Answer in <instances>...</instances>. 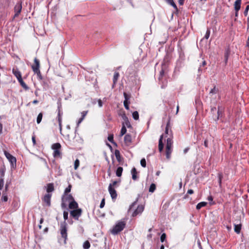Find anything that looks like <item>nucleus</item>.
<instances>
[{
	"instance_id": "1",
	"label": "nucleus",
	"mask_w": 249,
	"mask_h": 249,
	"mask_svg": "<svg viewBox=\"0 0 249 249\" xmlns=\"http://www.w3.org/2000/svg\"><path fill=\"white\" fill-rule=\"evenodd\" d=\"M125 223L124 221H119L113 227L111 230V233L113 235H116L122 231L125 228Z\"/></svg>"
},
{
	"instance_id": "2",
	"label": "nucleus",
	"mask_w": 249,
	"mask_h": 249,
	"mask_svg": "<svg viewBox=\"0 0 249 249\" xmlns=\"http://www.w3.org/2000/svg\"><path fill=\"white\" fill-rule=\"evenodd\" d=\"M173 145L172 138L169 137L167 139L166 145V156L167 159L170 158L171 154L172 152V147Z\"/></svg>"
},
{
	"instance_id": "3",
	"label": "nucleus",
	"mask_w": 249,
	"mask_h": 249,
	"mask_svg": "<svg viewBox=\"0 0 249 249\" xmlns=\"http://www.w3.org/2000/svg\"><path fill=\"white\" fill-rule=\"evenodd\" d=\"M61 145L59 143H55L52 145V148L53 150V156L55 158L61 157Z\"/></svg>"
},
{
	"instance_id": "4",
	"label": "nucleus",
	"mask_w": 249,
	"mask_h": 249,
	"mask_svg": "<svg viewBox=\"0 0 249 249\" xmlns=\"http://www.w3.org/2000/svg\"><path fill=\"white\" fill-rule=\"evenodd\" d=\"M60 233L61 237L64 239V243H66V240L67 239V223L66 221H64L60 224Z\"/></svg>"
},
{
	"instance_id": "5",
	"label": "nucleus",
	"mask_w": 249,
	"mask_h": 249,
	"mask_svg": "<svg viewBox=\"0 0 249 249\" xmlns=\"http://www.w3.org/2000/svg\"><path fill=\"white\" fill-rule=\"evenodd\" d=\"M74 198L71 194H67L66 195H63L62 197V203L61 207L62 208H65L67 206V203L68 202H70L72 200H73Z\"/></svg>"
},
{
	"instance_id": "6",
	"label": "nucleus",
	"mask_w": 249,
	"mask_h": 249,
	"mask_svg": "<svg viewBox=\"0 0 249 249\" xmlns=\"http://www.w3.org/2000/svg\"><path fill=\"white\" fill-rule=\"evenodd\" d=\"M4 154L9 161L10 162L11 166L13 167H14V166H16L17 161L16 158L6 151H4Z\"/></svg>"
},
{
	"instance_id": "7",
	"label": "nucleus",
	"mask_w": 249,
	"mask_h": 249,
	"mask_svg": "<svg viewBox=\"0 0 249 249\" xmlns=\"http://www.w3.org/2000/svg\"><path fill=\"white\" fill-rule=\"evenodd\" d=\"M82 210L81 209H76L70 212L71 215L75 220H78L79 217L81 215Z\"/></svg>"
},
{
	"instance_id": "8",
	"label": "nucleus",
	"mask_w": 249,
	"mask_h": 249,
	"mask_svg": "<svg viewBox=\"0 0 249 249\" xmlns=\"http://www.w3.org/2000/svg\"><path fill=\"white\" fill-rule=\"evenodd\" d=\"M22 10V4L21 2L17 3L14 7V11L15 15L14 16L13 18H15L18 17L19 14L20 13Z\"/></svg>"
},
{
	"instance_id": "9",
	"label": "nucleus",
	"mask_w": 249,
	"mask_h": 249,
	"mask_svg": "<svg viewBox=\"0 0 249 249\" xmlns=\"http://www.w3.org/2000/svg\"><path fill=\"white\" fill-rule=\"evenodd\" d=\"M62 112H61L60 108L59 107L58 108V115H57V120L59 124V130L60 133H61L62 131Z\"/></svg>"
},
{
	"instance_id": "10",
	"label": "nucleus",
	"mask_w": 249,
	"mask_h": 249,
	"mask_svg": "<svg viewBox=\"0 0 249 249\" xmlns=\"http://www.w3.org/2000/svg\"><path fill=\"white\" fill-rule=\"evenodd\" d=\"M108 191L112 199L113 200L117 198V194L115 189L114 188L112 187V185H109Z\"/></svg>"
},
{
	"instance_id": "11",
	"label": "nucleus",
	"mask_w": 249,
	"mask_h": 249,
	"mask_svg": "<svg viewBox=\"0 0 249 249\" xmlns=\"http://www.w3.org/2000/svg\"><path fill=\"white\" fill-rule=\"evenodd\" d=\"M52 197V194H46L43 198V201L46 203V205L48 206H51V198Z\"/></svg>"
},
{
	"instance_id": "12",
	"label": "nucleus",
	"mask_w": 249,
	"mask_h": 249,
	"mask_svg": "<svg viewBox=\"0 0 249 249\" xmlns=\"http://www.w3.org/2000/svg\"><path fill=\"white\" fill-rule=\"evenodd\" d=\"M144 209V207L142 205H139L137 208L133 212L132 215L134 217L137 215L139 213H141Z\"/></svg>"
},
{
	"instance_id": "13",
	"label": "nucleus",
	"mask_w": 249,
	"mask_h": 249,
	"mask_svg": "<svg viewBox=\"0 0 249 249\" xmlns=\"http://www.w3.org/2000/svg\"><path fill=\"white\" fill-rule=\"evenodd\" d=\"M35 65H32V68L33 71H36L39 70L40 63L38 59L35 58L34 59Z\"/></svg>"
},
{
	"instance_id": "14",
	"label": "nucleus",
	"mask_w": 249,
	"mask_h": 249,
	"mask_svg": "<svg viewBox=\"0 0 249 249\" xmlns=\"http://www.w3.org/2000/svg\"><path fill=\"white\" fill-rule=\"evenodd\" d=\"M231 53V50L229 47H228L225 49L224 53V59L225 65H227L229 55Z\"/></svg>"
},
{
	"instance_id": "15",
	"label": "nucleus",
	"mask_w": 249,
	"mask_h": 249,
	"mask_svg": "<svg viewBox=\"0 0 249 249\" xmlns=\"http://www.w3.org/2000/svg\"><path fill=\"white\" fill-rule=\"evenodd\" d=\"M13 74L16 77L18 80L22 78L20 72L17 68H13L12 70Z\"/></svg>"
},
{
	"instance_id": "16",
	"label": "nucleus",
	"mask_w": 249,
	"mask_h": 249,
	"mask_svg": "<svg viewBox=\"0 0 249 249\" xmlns=\"http://www.w3.org/2000/svg\"><path fill=\"white\" fill-rule=\"evenodd\" d=\"M223 109L221 107H218V110L217 111V116L214 118V120L217 121L220 118L222 117L223 114Z\"/></svg>"
},
{
	"instance_id": "17",
	"label": "nucleus",
	"mask_w": 249,
	"mask_h": 249,
	"mask_svg": "<svg viewBox=\"0 0 249 249\" xmlns=\"http://www.w3.org/2000/svg\"><path fill=\"white\" fill-rule=\"evenodd\" d=\"M241 0H236L234 3V8L236 12H238L241 8Z\"/></svg>"
},
{
	"instance_id": "18",
	"label": "nucleus",
	"mask_w": 249,
	"mask_h": 249,
	"mask_svg": "<svg viewBox=\"0 0 249 249\" xmlns=\"http://www.w3.org/2000/svg\"><path fill=\"white\" fill-rule=\"evenodd\" d=\"M69 207L71 209H77L78 205L77 203L74 200V199H73V200H72L70 202Z\"/></svg>"
},
{
	"instance_id": "19",
	"label": "nucleus",
	"mask_w": 249,
	"mask_h": 249,
	"mask_svg": "<svg viewBox=\"0 0 249 249\" xmlns=\"http://www.w3.org/2000/svg\"><path fill=\"white\" fill-rule=\"evenodd\" d=\"M124 142L128 145L131 142V136L129 134H126L124 137Z\"/></svg>"
},
{
	"instance_id": "20",
	"label": "nucleus",
	"mask_w": 249,
	"mask_h": 249,
	"mask_svg": "<svg viewBox=\"0 0 249 249\" xmlns=\"http://www.w3.org/2000/svg\"><path fill=\"white\" fill-rule=\"evenodd\" d=\"M163 135H161L159 142V150L160 152H161L163 148V143L162 142Z\"/></svg>"
},
{
	"instance_id": "21",
	"label": "nucleus",
	"mask_w": 249,
	"mask_h": 249,
	"mask_svg": "<svg viewBox=\"0 0 249 249\" xmlns=\"http://www.w3.org/2000/svg\"><path fill=\"white\" fill-rule=\"evenodd\" d=\"M131 174H132V178L134 180H136L138 177L137 176V171L136 170V169L134 167L131 170Z\"/></svg>"
},
{
	"instance_id": "22",
	"label": "nucleus",
	"mask_w": 249,
	"mask_h": 249,
	"mask_svg": "<svg viewBox=\"0 0 249 249\" xmlns=\"http://www.w3.org/2000/svg\"><path fill=\"white\" fill-rule=\"evenodd\" d=\"M54 191V186L53 183H49L47 184V192L49 193L52 192Z\"/></svg>"
},
{
	"instance_id": "23",
	"label": "nucleus",
	"mask_w": 249,
	"mask_h": 249,
	"mask_svg": "<svg viewBox=\"0 0 249 249\" xmlns=\"http://www.w3.org/2000/svg\"><path fill=\"white\" fill-rule=\"evenodd\" d=\"M19 83L20 84L21 86L25 89H29V87L27 86V85L25 83V82L23 81L22 78L18 80Z\"/></svg>"
},
{
	"instance_id": "24",
	"label": "nucleus",
	"mask_w": 249,
	"mask_h": 249,
	"mask_svg": "<svg viewBox=\"0 0 249 249\" xmlns=\"http://www.w3.org/2000/svg\"><path fill=\"white\" fill-rule=\"evenodd\" d=\"M241 229V224H237V225H234V231L237 233L239 234L240 232Z\"/></svg>"
},
{
	"instance_id": "25",
	"label": "nucleus",
	"mask_w": 249,
	"mask_h": 249,
	"mask_svg": "<svg viewBox=\"0 0 249 249\" xmlns=\"http://www.w3.org/2000/svg\"><path fill=\"white\" fill-rule=\"evenodd\" d=\"M119 73L118 72H115L114 74V76H113V84L115 85L116 84L118 79V78L119 77Z\"/></svg>"
},
{
	"instance_id": "26",
	"label": "nucleus",
	"mask_w": 249,
	"mask_h": 249,
	"mask_svg": "<svg viewBox=\"0 0 249 249\" xmlns=\"http://www.w3.org/2000/svg\"><path fill=\"white\" fill-rule=\"evenodd\" d=\"M123 170V167H118V168L117 169L116 172V176L119 177H121L122 176Z\"/></svg>"
},
{
	"instance_id": "27",
	"label": "nucleus",
	"mask_w": 249,
	"mask_h": 249,
	"mask_svg": "<svg viewBox=\"0 0 249 249\" xmlns=\"http://www.w3.org/2000/svg\"><path fill=\"white\" fill-rule=\"evenodd\" d=\"M207 205V202H201L197 204L196 207V209L197 210L200 209L202 207L205 206Z\"/></svg>"
},
{
	"instance_id": "28",
	"label": "nucleus",
	"mask_w": 249,
	"mask_h": 249,
	"mask_svg": "<svg viewBox=\"0 0 249 249\" xmlns=\"http://www.w3.org/2000/svg\"><path fill=\"white\" fill-rule=\"evenodd\" d=\"M167 3L172 5L175 9L177 10V6L173 0H164Z\"/></svg>"
},
{
	"instance_id": "29",
	"label": "nucleus",
	"mask_w": 249,
	"mask_h": 249,
	"mask_svg": "<svg viewBox=\"0 0 249 249\" xmlns=\"http://www.w3.org/2000/svg\"><path fill=\"white\" fill-rule=\"evenodd\" d=\"M5 170L4 167L0 169V178H4Z\"/></svg>"
},
{
	"instance_id": "30",
	"label": "nucleus",
	"mask_w": 249,
	"mask_h": 249,
	"mask_svg": "<svg viewBox=\"0 0 249 249\" xmlns=\"http://www.w3.org/2000/svg\"><path fill=\"white\" fill-rule=\"evenodd\" d=\"M126 132V128L125 126L124 125V124H123V126L121 130L120 136H123Z\"/></svg>"
},
{
	"instance_id": "31",
	"label": "nucleus",
	"mask_w": 249,
	"mask_h": 249,
	"mask_svg": "<svg viewBox=\"0 0 249 249\" xmlns=\"http://www.w3.org/2000/svg\"><path fill=\"white\" fill-rule=\"evenodd\" d=\"M83 248L84 249H89L90 247V243L89 241H85L83 244Z\"/></svg>"
},
{
	"instance_id": "32",
	"label": "nucleus",
	"mask_w": 249,
	"mask_h": 249,
	"mask_svg": "<svg viewBox=\"0 0 249 249\" xmlns=\"http://www.w3.org/2000/svg\"><path fill=\"white\" fill-rule=\"evenodd\" d=\"M115 155L116 156V158L118 161H120L121 160V156H120V153L119 150H116L115 151Z\"/></svg>"
},
{
	"instance_id": "33",
	"label": "nucleus",
	"mask_w": 249,
	"mask_h": 249,
	"mask_svg": "<svg viewBox=\"0 0 249 249\" xmlns=\"http://www.w3.org/2000/svg\"><path fill=\"white\" fill-rule=\"evenodd\" d=\"M132 117L134 120H138L139 118V115L138 111H135L133 112L132 113Z\"/></svg>"
},
{
	"instance_id": "34",
	"label": "nucleus",
	"mask_w": 249,
	"mask_h": 249,
	"mask_svg": "<svg viewBox=\"0 0 249 249\" xmlns=\"http://www.w3.org/2000/svg\"><path fill=\"white\" fill-rule=\"evenodd\" d=\"M156 185L154 183H152L150 185L149 189V192L153 193L156 190Z\"/></svg>"
},
{
	"instance_id": "35",
	"label": "nucleus",
	"mask_w": 249,
	"mask_h": 249,
	"mask_svg": "<svg viewBox=\"0 0 249 249\" xmlns=\"http://www.w3.org/2000/svg\"><path fill=\"white\" fill-rule=\"evenodd\" d=\"M42 116H43V114L42 113H40L38 115V116L37 117V119H36V122L38 124L41 122L42 119Z\"/></svg>"
},
{
	"instance_id": "36",
	"label": "nucleus",
	"mask_w": 249,
	"mask_h": 249,
	"mask_svg": "<svg viewBox=\"0 0 249 249\" xmlns=\"http://www.w3.org/2000/svg\"><path fill=\"white\" fill-rule=\"evenodd\" d=\"M34 72L36 74L38 80H41L42 79V76L41 75L40 70Z\"/></svg>"
},
{
	"instance_id": "37",
	"label": "nucleus",
	"mask_w": 249,
	"mask_h": 249,
	"mask_svg": "<svg viewBox=\"0 0 249 249\" xmlns=\"http://www.w3.org/2000/svg\"><path fill=\"white\" fill-rule=\"evenodd\" d=\"M79 164H80L79 160L78 159H76L75 160L74 164V168L75 170H76L78 168V167L79 166Z\"/></svg>"
},
{
	"instance_id": "38",
	"label": "nucleus",
	"mask_w": 249,
	"mask_h": 249,
	"mask_svg": "<svg viewBox=\"0 0 249 249\" xmlns=\"http://www.w3.org/2000/svg\"><path fill=\"white\" fill-rule=\"evenodd\" d=\"M71 185H69L68 187L65 189L64 195H66L67 194H68V193L71 192Z\"/></svg>"
},
{
	"instance_id": "39",
	"label": "nucleus",
	"mask_w": 249,
	"mask_h": 249,
	"mask_svg": "<svg viewBox=\"0 0 249 249\" xmlns=\"http://www.w3.org/2000/svg\"><path fill=\"white\" fill-rule=\"evenodd\" d=\"M218 182L220 185H221L222 179L223 178V175L221 173H219L218 174Z\"/></svg>"
},
{
	"instance_id": "40",
	"label": "nucleus",
	"mask_w": 249,
	"mask_h": 249,
	"mask_svg": "<svg viewBox=\"0 0 249 249\" xmlns=\"http://www.w3.org/2000/svg\"><path fill=\"white\" fill-rule=\"evenodd\" d=\"M107 139L108 141H109L110 142L114 143V141H113V134H110L108 135Z\"/></svg>"
},
{
	"instance_id": "41",
	"label": "nucleus",
	"mask_w": 249,
	"mask_h": 249,
	"mask_svg": "<svg viewBox=\"0 0 249 249\" xmlns=\"http://www.w3.org/2000/svg\"><path fill=\"white\" fill-rule=\"evenodd\" d=\"M141 165L143 167H146V160H145V159L143 158L141 160Z\"/></svg>"
},
{
	"instance_id": "42",
	"label": "nucleus",
	"mask_w": 249,
	"mask_h": 249,
	"mask_svg": "<svg viewBox=\"0 0 249 249\" xmlns=\"http://www.w3.org/2000/svg\"><path fill=\"white\" fill-rule=\"evenodd\" d=\"M210 30L209 29H207L206 34L204 36V38L206 39H208L210 36Z\"/></svg>"
},
{
	"instance_id": "43",
	"label": "nucleus",
	"mask_w": 249,
	"mask_h": 249,
	"mask_svg": "<svg viewBox=\"0 0 249 249\" xmlns=\"http://www.w3.org/2000/svg\"><path fill=\"white\" fill-rule=\"evenodd\" d=\"M164 74V71L163 69H161V70L160 71V76L159 77V80L160 81Z\"/></svg>"
},
{
	"instance_id": "44",
	"label": "nucleus",
	"mask_w": 249,
	"mask_h": 249,
	"mask_svg": "<svg viewBox=\"0 0 249 249\" xmlns=\"http://www.w3.org/2000/svg\"><path fill=\"white\" fill-rule=\"evenodd\" d=\"M124 101H128V100L130 99V96L129 95L127 94L126 92L124 93Z\"/></svg>"
},
{
	"instance_id": "45",
	"label": "nucleus",
	"mask_w": 249,
	"mask_h": 249,
	"mask_svg": "<svg viewBox=\"0 0 249 249\" xmlns=\"http://www.w3.org/2000/svg\"><path fill=\"white\" fill-rule=\"evenodd\" d=\"M166 234L165 233H163L160 236V241L161 242H163L166 239Z\"/></svg>"
},
{
	"instance_id": "46",
	"label": "nucleus",
	"mask_w": 249,
	"mask_h": 249,
	"mask_svg": "<svg viewBox=\"0 0 249 249\" xmlns=\"http://www.w3.org/2000/svg\"><path fill=\"white\" fill-rule=\"evenodd\" d=\"M1 200L4 202L7 201V200H8L7 196L5 194H3V195L1 197Z\"/></svg>"
},
{
	"instance_id": "47",
	"label": "nucleus",
	"mask_w": 249,
	"mask_h": 249,
	"mask_svg": "<svg viewBox=\"0 0 249 249\" xmlns=\"http://www.w3.org/2000/svg\"><path fill=\"white\" fill-rule=\"evenodd\" d=\"M218 92V89H216L215 87H214L213 89H212L210 91V93L216 94Z\"/></svg>"
},
{
	"instance_id": "48",
	"label": "nucleus",
	"mask_w": 249,
	"mask_h": 249,
	"mask_svg": "<svg viewBox=\"0 0 249 249\" xmlns=\"http://www.w3.org/2000/svg\"><path fill=\"white\" fill-rule=\"evenodd\" d=\"M63 217H64V219L65 220L64 221H65L66 220L68 219V212L64 211L63 212Z\"/></svg>"
},
{
	"instance_id": "49",
	"label": "nucleus",
	"mask_w": 249,
	"mask_h": 249,
	"mask_svg": "<svg viewBox=\"0 0 249 249\" xmlns=\"http://www.w3.org/2000/svg\"><path fill=\"white\" fill-rule=\"evenodd\" d=\"M4 185V178H0V190H2Z\"/></svg>"
},
{
	"instance_id": "50",
	"label": "nucleus",
	"mask_w": 249,
	"mask_h": 249,
	"mask_svg": "<svg viewBox=\"0 0 249 249\" xmlns=\"http://www.w3.org/2000/svg\"><path fill=\"white\" fill-rule=\"evenodd\" d=\"M129 102L128 101H124V105L126 109L128 110L129 109Z\"/></svg>"
},
{
	"instance_id": "51",
	"label": "nucleus",
	"mask_w": 249,
	"mask_h": 249,
	"mask_svg": "<svg viewBox=\"0 0 249 249\" xmlns=\"http://www.w3.org/2000/svg\"><path fill=\"white\" fill-rule=\"evenodd\" d=\"M169 124H170V123H169V121H168V122L167 123V124H166V128H165V134H168V132H169Z\"/></svg>"
},
{
	"instance_id": "52",
	"label": "nucleus",
	"mask_w": 249,
	"mask_h": 249,
	"mask_svg": "<svg viewBox=\"0 0 249 249\" xmlns=\"http://www.w3.org/2000/svg\"><path fill=\"white\" fill-rule=\"evenodd\" d=\"M105 199L104 198L102 199V200L101 202V203L100 205V207L101 208H103L105 206Z\"/></svg>"
},
{
	"instance_id": "53",
	"label": "nucleus",
	"mask_w": 249,
	"mask_h": 249,
	"mask_svg": "<svg viewBox=\"0 0 249 249\" xmlns=\"http://www.w3.org/2000/svg\"><path fill=\"white\" fill-rule=\"evenodd\" d=\"M136 201H135L130 206L129 209L128 210L129 212H130L131 211L133 207H134L136 205Z\"/></svg>"
},
{
	"instance_id": "54",
	"label": "nucleus",
	"mask_w": 249,
	"mask_h": 249,
	"mask_svg": "<svg viewBox=\"0 0 249 249\" xmlns=\"http://www.w3.org/2000/svg\"><path fill=\"white\" fill-rule=\"evenodd\" d=\"M123 124H124V125L125 126L126 125L127 127H129L131 126L130 123L128 120L124 121V122Z\"/></svg>"
},
{
	"instance_id": "55",
	"label": "nucleus",
	"mask_w": 249,
	"mask_h": 249,
	"mask_svg": "<svg viewBox=\"0 0 249 249\" xmlns=\"http://www.w3.org/2000/svg\"><path fill=\"white\" fill-rule=\"evenodd\" d=\"M249 10V5H247L246 6V9L244 12V14L245 16H247L248 15Z\"/></svg>"
},
{
	"instance_id": "56",
	"label": "nucleus",
	"mask_w": 249,
	"mask_h": 249,
	"mask_svg": "<svg viewBox=\"0 0 249 249\" xmlns=\"http://www.w3.org/2000/svg\"><path fill=\"white\" fill-rule=\"evenodd\" d=\"M117 183H118L117 181H113L112 183H110L109 185H112V187L113 188V187H115L116 186Z\"/></svg>"
},
{
	"instance_id": "57",
	"label": "nucleus",
	"mask_w": 249,
	"mask_h": 249,
	"mask_svg": "<svg viewBox=\"0 0 249 249\" xmlns=\"http://www.w3.org/2000/svg\"><path fill=\"white\" fill-rule=\"evenodd\" d=\"M98 104L99 107H102L103 106V102L101 99L98 100Z\"/></svg>"
},
{
	"instance_id": "58",
	"label": "nucleus",
	"mask_w": 249,
	"mask_h": 249,
	"mask_svg": "<svg viewBox=\"0 0 249 249\" xmlns=\"http://www.w3.org/2000/svg\"><path fill=\"white\" fill-rule=\"evenodd\" d=\"M87 112L88 111H83L82 113H81V114H82V117L81 118H83V119H84L85 117L86 116V115H87Z\"/></svg>"
},
{
	"instance_id": "59",
	"label": "nucleus",
	"mask_w": 249,
	"mask_h": 249,
	"mask_svg": "<svg viewBox=\"0 0 249 249\" xmlns=\"http://www.w3.org/2000/svg\"><path fill=\"white\" fill-rule=\"evenodd\" d=\"M122 118L124 120V121H125L126 120H128V118L126 117V116L125 115V114H124L123 115H122Z\"/></svg>"
},
{
	"instance_id": "60",
	"label": "nucleus",
	"mask_w": 249,
	"mask_h": 249,
	"mask_svg": "<svg viewBox=\"0 0 249 249\" xmlns=\"http://www.w3.org/2000/svg\"><path fill=\"white\" fill-rule=\"evenodd\" d=\"M194 193V191L192 189H189L187 191V194L191 195Z\"/></svg>"
},
{
	"instance_id": "61",
	"label": "nucleus",
	"mask_w": 249,
	"mask_h": 249,
	"mask_svg": "<svg viewBox=\"0 0 249 249\" xmlns=\"http://www.w3.org/2000/svg\"><path fill=\"white\" fill-rule=\"evenodd\" d=\"M32 142H33V143L34 145H35L36 143V138H35V136L32 137Z\"/></svg>"
},
{
	"instance_id": "62",
	"label": "nucleus",
	"mask_w": 249,
	"mask_h": 249,
	"mask_svg": "<svg viewBox=\"0 0 249 249\" xmlns=\"http://www.w3.org/2000/svg\"><path fill=\"white\" fill-rule=\"evenodd\" d=\"M204 144L206 147H208V141L207 140H205L204 141Z\"/></svg>"
},
{
	"instance_id": "63",
	"label": "nucleus",
	"mask_w": 249,
	"mask_h": 249,
	"mask_svg": "<svg viewBox=\"0 0 249 249\" xmlns=\"http://www.w3.org/2000/svg\"><path fill=\"white\" fill-rule=\"evenodd\" d=\"M83 118L81 117L77 122V125H79V124L83 121Z\"/></svg>"
},
{
	"instance_id": "64",
	"label": "nucleus",
	"mask_w": 249,
	"mask_h": 249,
	"mask_svg": "<svg viewBox=\"0 0 249 249\" xmlns=\"http://www.w3.org/2000/svg\"><path fill=\"white\" fill-rule=\"evenodd\" d=\"M216 111V108L215 107H213L211 108V111L212 112H215Z\"/></svg>"
}]
</instances>
